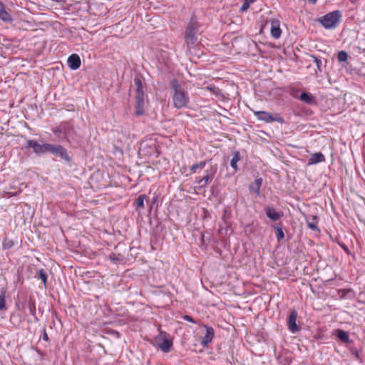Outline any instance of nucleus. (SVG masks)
Returning a JSON list of instances; mask_svg holds the SVG:
<instances>
[{
    "mask_svg": "<svg viewBox=\"0 0 365 365\" xmlns=\"http://www.w3.org/2000/svg\"><path fill=\"white\" fill-rule=\"evenodd\" d=\"M173 105L177 109L187 108L190 103L189 93L175 78L170 82Z\"/></svg>",
    "mask_w": 365,
    "mask_h": 365,
    "instance_id": "obj_1",
    "label": "nucleus"
},
{
    "mask_svg": "<svg viewBox=\"0 0 365 365\" xmlns=\"http://www.w3.org/2000/svg\"><path fill=\"white\" fill-rule=\"evenodd\" d=\"M133 87L135 91V114L137 116L142 115L144 113L145 94L143 91L142 78L137 76L133 80Z\"/></svg>",
    "mask_w": 365,
    "mask_h": 365,
    "instance_id": "obj_2",
    "label": "nucleus"
},
{
    "mask_svg": "<svg viewBox=\"0 0 365 365\" xmlns=\"http://www.w3.org/2000/svg\"><path fill=\"white\" fill-rule=\"evenodd\" d=\"M199 34V25L195 18H191L189 24L186 26L185 31V42L188 48L194 46L197 42V36Z\"/></svg>",
    "mask_w": 365,
    "mask_h": 365,
    "instance_id": "obj_3",
    "label": "nucleus"
},
{
    "mask_svg": "<svg viewBox=\"0 0 365 365\" xmlns=\"http://www.w3.org/2000/svg\"><path fill=\"white\" fill-rule=\"evenodd\" d=\"M56 145L47 143L40 144L36 140H27L25 148H31L36 155H41L46 153L53 154Z\"/></svg>",
    "mask_w": 365,
    "mask_h": 365,
    "instance_id": "obj_4",
    "label": "nucleus"
},
{
    "mask_svg": "<svg viewBox=\"0 0 365 365\" xmlns=\"http://www.w3.org/2000/svg\"><path fill=\"white\" fill-rule=\"evenodd\" d=\"M341 18V12L339 11H334L322 16L319 21L325 29H332L336 27Z\"/></svg>",
    "mask_w": 365,
    "mask_h": 365,
    "instance_id": "obj_5",
    "label": "nucleus"
},
{
    "mask_svg": "<svg viewBox=\"0 0 365 365\" xmlns=\"http://www.w3.org/2000/svg\"><path fill=\"white\" fill-rule=\"evenodd\" d=\"M254 114L259 120L267 123L272 122L283 123L284 122V118L279 113L272 115L265 111H255Z\"/></svg>",
    "mask_w": 365,
    "mask_h": 365,
    "instance_id": "obj_6",
    "label": "nucleus"
},
{
    "mask_svg": "<svg viewBox=\"0 0 365 365\" xmlns=\"http://www.w3.org/2000/svg\"><path fill=\"white\" fill-rule=\"evenodd\" d=\"M155 341L158 348L164 352H168L173 345V342L166 337L165 332H161L160 336L155 338Z\"/></svg>",
    "mask_w": 365,
    "mask_h": 365,
    "instance_id": "obj_7",
    "label": "nucleus"
},
{
    "mask_svg": "<svg viewBox=\"0 0 365 365\" xmlns=\"http://www.w3.org/2000/svg\"><path fill=\"white\" fill-rule=\"evenodd\" d=\"M297 312L292 310L288 317V329L292 333H296L299 330V327L297 324Z\"/></svg>",
    "mask_w": 365,
    "mask_h": 365,
    "instance_id": "obj_8",
    "label": "nucleus"
},
{
    "mask_svg": "<svg viewBox=\"0 0 365 365\" xmlns=\"http://www.w3.org/2000/svg\"><path fill=\"white\" fill-rule=\"evenodd\" d=\"M53 155L58 156L61 158V159L64 160L68 163H70L71 160L69 157L66 149L63 147L61 145L56 144L55 146V148L53 150Z\"/></svg>",
    "mask_w": 365,
    "mask_h": 365,
    "instance_id": "obj_9",
    "label": "nucleus"
},
{
    "mask_svg": "<svg viewBox=\"0 0 365 365\" xmlns=\"http://www.w3.org/2000/svg\"><path fill=\"white\" fill-rule=\"evenodd\" d=\"M205 327L206 329V333L200 341V344L203 347L207 346V344H210L212 341L214 335H215V331H214V329H212V327H208V326H205Z\"/></svg>",
    "mask_w": 365,
    "mask_h": 365,
    "instance_id": "obj_10",
    "label": "nucleus"
},
{
    "mask_svg": "<svg viewBox=\"0 0 365 365\" xmlns=\"http://www.w3.org/2000/svg\"><path fill=\"white\" fill-rule=\"evenodd\" d=\"M264 210L267 217L273 222L277 221L282 216V214L277 212L273 207L266 206Z\"/></svg>",
    "mask_w": 365,
    "mask_h": 365,
    "instance_id": "obj_11",
    "label": "nucleus"
},
{
    "mask_svg": "<svg viewBox=\"0 0 365 365\" xmlns=\"http://www.w3.org/2000/svg\"><path fill=\"white\" fill-rule=\"evenodd\" d=\"M67 63L72 70L78 69L81 66V58L77 54H72L68 58Z\"/></svg>",
    "mask_w": 365,
    "mask_h": 365,
    "instance_id": "obj_12",
    "label": "nucleus"
},
{
    "mask_svg": "<svg viewBox=\"0 0 365 365\" xmlns=\"http://www.w3.org/2000/svg\"><path fill=\"white\" fill-rule=\"evenodd\" d=\"M270 31H271V35L274 38L277 39L280 37L282 31L279 27V21H277V20L272 21Z\"/></svg>",
    "mask_w": 365,
    "mask_h": 365,
    "instance_id": "obj_13",
    "label": "nucleus"
},
{
    "mask_svg": "<svg viewBox=\"0 0 365 365\" xmlns=\"http://www.w3.org/2000/svg\"><path fill=\"white\" fill-rule=\"evenodd\" d=\"M0 19L4 22H11V16L6 11L4 4L0 1Z\"/></svg>",
    "mask_w": 365,
    "mask_h": 365,
    "instance_id": "obj_14",
    "label": "nucleus"
},
{
    "mask_svg": "<svg viewBox=\"0 0 365 365\" xmlns=\"http://www.w3.org/2000/svg\"><path fill=\"white\" fill-rule=\"evenodd\" d=\"M262 184V179L257 178L249 186L250 191L255 192L257 195H259V190Z\"/></svg>",
    "mask_w": 365,
    "mask_h": 365,
    "instance_id": "obj_15",
    "label": "nucleus"
},
{
    "mask_svg": "<svg viewBox=\"0 0 365 365\" xmlns=\"http://www.w3.org/2000/svg\"><path fill=\"white\" fill-rule=\"evenodd\" d=\"M335 335L339 339L345 344H349L351 341L348 333L342 329L335 330Z\"/></svg>",
    "mask_w": 365,
    "mask_h": 365,
    "instance_id": "obj_16",
    "label": "nucleus"
},
{
    "mask_svg": "<svg viewBox=\"0 0 365 365\" xmlns=\"http://www.w3.org/2000/svg\"><path fill=\"white\" fill-rule=\"evenodd\" d=\"M325 161V157L322 153H315L309 158V164H317Z\"/></svg>",
    "mask_w": 365,
    "mask_h": 365,
    "instance_id": "obj_17",
    "label": "nucleus"
},
{
    "mask_svg": "<svg viewBox=\"0 0 365 365\" xmlns=\"http://www.w3.org/2000/svg\"><path fill=\"white\" fill-rule=\"evenodd\" d=\"M241 160L240 153L239 151H235L233 153L232 158L230 160V166L232 168L235 172L238 170L237 163Z\"/></svg>",
    "mask_w": 365,
    "mask_h": 365,
    "instance_id": "obj_18",
    "label": "nucleus"
},
{
    "mask_svg": "<svg viewBox=\"0 0 365 365\" xmlns=\"http://www.w3.org/2000/svg\"><path fill=\"white\" fill-rule=\"evenodd\" d=\"M215 171V170L214 171H212V170H210V171L209 170L205 171L206 175L202 178V180L203 182L202 184V187L206 186L212 181V180L214 178Z\"/></svg>",
    "mask_w": 365,
    "mask_h": 365,
    "instance_id": "obj_19",
    "label": "nucleus"
},
{
    "mask_svg": "<svg viewBox=\"0 0 365 365\" xmlns=\"http://www.w3.org/2000/svg\"><path fill=\"white\" fill-rule=\"evenodd\" d=\"M307 223L309 228L312 230H317L318 220L316 216H309L307 217Z\"/></svg>",
    "mask_w": 365,
    "mask_h": 365,
    "instance_id": "obj_20",
    "label": "nucleus"
},
{
    "mask_svg": "<svg viewBox=\"0 0 365 365\" xmlns=\"http://www.w3.org/2000/svg\"><path fill=\"white\" fill-rule=\"evenodd\" d=\"M299 99L307 104H312L314 103V98L309 93L302 92Z\"/></svg>",
    "mask_w": 365,
    "mask_h": 365,
    "instance_id": "obj_21",
    "label": "nucleus"
},
{
    "mask_svg": "<svg viewBox=\"0 0 365 365\" xmlns=\"http://www.w3.org/2000/svg\"><path fill=\"white\" fill-rule=\"evenodd\" d=\"M29 309L30 314L34 317V321L36 322H38V319L36 315V303L34 301H29Z\"/></svg>",
    "mask_w": 365,
    "mask_h": 365,
    "instance_id": "obj_22",
    "label": "nucleus"
},
{
    "mask_svg": "<svg viewBox=\"0 0 365 365\" xmlns=\"http://www.w3.org/2000/svg\"><path fill=\"white\" fill-rule=\"evenodd\" d=\"M6 289L3 288L1 290L0 292V310H3L6 308V302H5V297H6Z\"/></svg>",
    "mask_w": 365,
    "mask_h": 365,
    "instance_id": "obj_23",
    "label": "nucleus"
},
{
    "mask_svg": "<svg viewBox=\"0 0 365 365\" xmlns=\"http://www.w3.org/2000/svg\"><path fill=\"white\" fill-rule=\"evenodd\" d=\"M206 165V161H201L199 163H196L193 165L190 168V173H196L197 169H202Z\"/></svg>",
    "mask_w": 365,
    "mask_h": 365,
    "instance_id": "obj_24",
    "label": "nucleus"
},
{
    "mask_svg": "<svg viewBox=\"0 0 365 365\" xmlns=\"http://www.w3.org/2000/svg\"><path fill=\"white\" fill-rule=\"evenodd\" d=\"M276 231V236L278 241L282 240L284 237V232L282 227L279 225H276L274 227Z\"/></svg>",
    "mask_w": 365,
    "mask_h": 365,
    "instance_id": "obj_25",
    "label": "nucleus"
},
{
    "mask_svg": "<svg viewBox=\"0 0 365 365\" xmlns=\"http://www.w3.org/2000/svg\"><path fill=\"white\" fill-rule=\"evenodd\" d=\"M255 1V0H244L243 4L240 7V11H246L249 9L250 6Z\"/></svg>",
    "mask_w": 365,
    "mask_h": 365,
    "instance_id": "obj_26",
    "label": "nucleus"
},
{
    "mask_svg": "<svg viewBox=\"0 0 365 365\" xmlns=\"http://www.w3.org/2000/svg\"><path fill=\"white\" fill-rule=\"evenodd\" d=\"M37 278L41 279L42 281V282L43 283V284L46 286V282H47V274L43 269H41L38 271V274L37 276Z\"/></svg>",
    "mask_w": 365,
    "mask_h": 365,
    "instance_id": "obj_27",
    "label": "nucleus"
},
{
    "mask_svg": "<svg viewBox=\"0 0 365 365\" xmlns=\"http://www.w3.org/2000/svg\"><path fill=\"white\" fill-rule=\"evenodd\" d=\"M14 243L12 240L5 238L2 243L4 250H9L14 246Z\"/></svg>",
    "mask_w": 365,
    "mask_h": 365,
    "instance_id": "obj_28",
    "label": "nucleus"
},
{
    "mask_svg": "<svg viewBox=\"0 0 365 365\" xmlns=\"http://www.w3.org/2000/svg\"><path fill=\"white\" fill-rule=\"evenodd\" d=\"M145 199V195H140L138 197V198L135 200V205L137 207H144V200Z\"/></svg>",
    "mask_w": 365,
    "mask_h": 365,
    "instance_id": "obj_29",
    "label": "nucleus"
},
{
    "mask_svg": "<svg viewBox=\"0 0 365 365\" xmlns=\"http://www.w3.org/2000/svg\"><path fill=\"white\" fill-rule=\"evenodd\" d=\"M337 58L339 62H345L347 61L348 54L344 51H339L337 55Z\"/></svg>",
    "mask_w": 365,
    "mask_h": 365,
    "instance_id": "obj_30",
    "label": "nucleus"
},
{
    "mask_svg": "<svg viewBox=\"0 0 365 365\" xmlns=\"http://www.w3.org/2000/svg\"><path fill=\"white\" fill-rule=\"evenodd\" d=\"M311 57L314 59V62L315 63V64L317 66V71L316 72L321 73L322 72V60L315 56H312Z\"/></svg>",
    "mask_w": 365,
    "mask_h": 365,
    "instance_id": "obj_31",
    "label": "nucleus"
},
{
    "mask_svg": "<svg viewBox=\"0 0 365 365\" xmlns=\"http://www.w3.org/2000/svg\"><path fill=\"white\" fill-rule=\"evenodd\" d=\"M53 133L58 137H61V134L64 133L63 128L61 126H57L52 129Z\"/></svg>",
    "mask_w": 365,
    "mask_h": 365,
    "instance_id": "obj_32",
    "label": "nucleus"
},
{
    "mask_svg": "<svg viewBox=\"0 0 365 365\" xmlns=\"http://www.w3.org/2000/svg\"><path fill=\"white\" fill-rule=\"evenodd\" d=\"M108 258L113 262H119L121 260V256L120 255L111 254L108 256Z\"/></svg>",
    "mask_w": 365,
    "mask_h": 365,
    "instance_id": "obj_33",
    "label": "nucleus"
},
{
    "mask_svg": "<svg viewBox=\"0 0 365 365\" xmlns=\"http://www.w3.org/2000/svg\"><path fill=\"white\" fill-rule=\"evenodd\" d=\"M351 353L356 359H359V360L360 359L359 351L357 349H351Z\"/></svg>",
    "mask_w": 365,
    "mask_h": 365,
    "instance_id": "obj_34",
    "label": "nucleus"
},
{
    "mask_svg": "<svg viewBox=\"0 0 365 365\" xmlns=\"http://www.w3.org/2000/svg\"><path fill=\"white\" fill-rule=\"evenodd\" d=\"M43 339L45 340V341H48V336L46 333V329H43Z\"/></svg>",
    "mask_w": 365,
    "mask_h": 365,
    "instance_id": "obj_35",
    "label": "nucleus"
},
{
    "mask_svg": "<svg viewBox=\"0 0 365 365\" xmlns=\"http://www.w3.org/2000/svg\"><path fill=\"white\" fill-rule=\"evenodd\" d=\"M184 319L188 322H194V320L192 319V318L190 317V316H188V315H185L184 317Z\"/></svg>",
    "mask_w": 365,
    "mask_h": 365,
    "instance_id": "obj_36",
    "label": "nucleus"
},
{
    "mask_svg": "<svg viewBox=\"0 0 365 365\" xmlns=\"http://www.w3.org/2000/svg\"><path fill=\"white\" fill-rule=\"evenodd\" d=\"M195 182H196V183L200 185V186H202V184L203 183L202 180V178L197 179Z\"/></svg>",
    "mask_w": 365,
    "mask_h": 365,
    "instance_id": "obj_37",
    "label": "nucleus"
},
{
    "mask_svg": "<svg viewBox=\"0 0 365 365\" xmlns=\"http://www.w3.org/2000/svg\"><path fill=\"white\" fill-rule=\"evenodd\" d=\"M317 0H309V2L314 4L317 2Z\"/></svg>",
    "mask_w": 365,
    "mask_h": 365,
    "instance_id": "obj_38",
    "label": "nucleus"
}]
</instances>
